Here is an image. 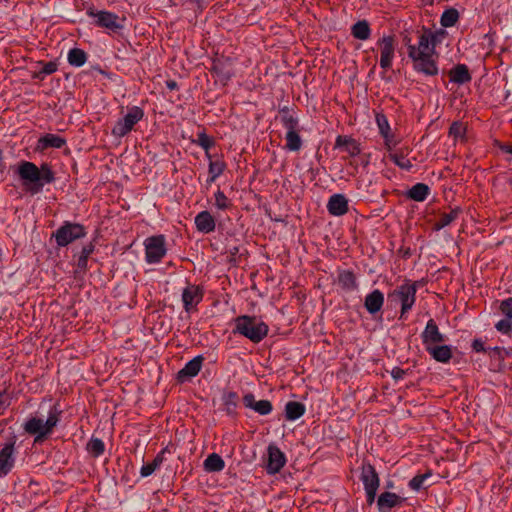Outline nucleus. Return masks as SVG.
Masks as SVG:
<instances>
[{
  "mask_svg": "<svg viewBox=\"0 0 512 512\" xmlns=\"http://www.w3.org/2000/svg\"><path fill=\"white\" fill-rule=\"evenodd\" d=\"M17 173L31 194L40 193L44 185L55 180L54 172L46 163L38 167L33 162L22 161L18 165Z\"/></svg>",
  "mask_w": 512,
  "mask_h": 512,
  "instance_id": "1",
  "label": "nucleus"
},
{
  "mask_svg": "<svg viewBox=\"0 0 512 512\" xmlns=\"http://www.w3.org/2000/svg\"><path fill=\"white\" fill-rule=\"evenodd\" d=\"M431 36L429 33L419 35L417 49H412L409 58L412 60L413 69L425 76H436L439 72L438 55L429 46Z\"/></svg>",
  "mask_w": 512,
  "mask_h": 512,
  "instance_id": "2",
  "label": "nucleus"
},
{
  "mask_svg": "<svg viewBox=\"0 0 512 512\" xmlns=\"http://www.w3.org/2000/svg\"><path fill=\"white\" fill-rule=\"evenodd\" d=\"M61 411L53 406L47 415L46 420L34 416L29 418L23 425V429L29 435L35 436L34 443L43 442L50 436L60 421Z\"/></svg>",
  "mask_w": 512,
  "mask_h": 512,
  "instance_id": "3",
  "label": "nucleus"
},
{
  "mask_svg": "<svg viewBox=\"0 0 512 512\" xmlns=\"http://www.w3.org/2000/svg\"><path fill=\"white\" fill-rule=\"evenodd\" d=\"M269 332L268 325L256 316L240 315L234 319V334H240L253 343L261 342Z\"/></svg>",
  "mask_w": 512,
  "mask_h": 512,
  "instance_id": "4",
  "label": "nucleus"
},
{
  "mask_svg": "<svg viewBox=\"0 0 512 512\" xmlns=\"http://www.w3.org/2000/svg\"><path fill=\"white\" fill-rule=\"evenodd\" d=\"M418 282L406 280L403 284L396 287L388 297L398 300L401 303V318L409 312L416 301Z\"/></svg>",
  "mask_w": 512,
  "mask_h": 512,
  "instance_id": "5",
  "label": "nucleus"
},
{
  "mask_svg": "<svg viewBox=\"0 0 512 512\" xmlns=\"http://www.w3.org/2000/svg\"><path fill=\"white\" fill-rule=\"evenodd\" d=\"M86 235V229L79 223L64 222L53 234L58 246L65 247L73 241L83 238Z\"/></svg>",
  "mask_w": 512,
  "mask_h": 512,
  "instance_id": "6",
  "label": "nucleus"
},
{
  "mask_svg": "<svg viewBox=\"0 0 512 512\" xmlns=\"http://www.w3.org/2000/svg\"><path fill=\"white\" fill-rule=\"evenodd\" d=\"M143 117L144 111L140 107L133 106L129 108L127 114L113 126L112 135L118 138L126 136Z\"/></svg>",
  "mask_w": 512,
  "mask_h": 512,
  "instance_id": "7",
  "label": "nucleus"
},
{
  "mask_svg": "<svg viewBox=\"0 0 512 512\" xmlns=\"http://www.w3.org/2000/svg\"><path fill=\"white\" fill-rule=\"evenodd\" d=\"M144 246L146 262L149 264L159 263L167 253L164 235L148 237Z\"/></svg>",
  "mask_w": 512,
  "mask_h": 512,
  "instance_id": "8",
  "label": "nucleus"
},
{
  "mask_svg": "<svg viewBox=\"0 0 512 512\" xmlns=\"http://www.w3.org/2000/svg\"><path fill=\"white\" fill-rule=\"evenodd\" d=\"M16 437L12 436L0 450V477L6 476L15 465Z\"/></svg>",
  "mask_w": 512,
  "mask_h": 512,
  "instance_id": "9",
  "label": "nucleus"
},
{
  "mask_svg": "<svg viewBox=\"0 0 512 512\" xmlns=\"http://www.w3.org/2000/svg\"><path fill=\"white\" fill-rule=\"evenodd\" d=\"M380 48V67L382 69H389L395 56V39L392 35H386L380 38L377 42Z\"/></svg>",
  "mask_w": 512,
  "mask_h": 512,
  "instance_id": "10",
  "label": "nucleus"
},
{
  "mask_svg": "<svg viewBox=\"0 0 512 512\" xmlns=\"http://www.w3.org/2000/svg\"><path fill=\"white\" fill-rule=\"evenodd\" d=\"M90 17L96 18V25L98 27L109 29L113 32H117L123 28V25L119 22L118 15L109 11H98L94 12L92 9L87 11Z\"/></svg>",
  "mask_w": 512,
  "mask_h": 512,
  "instance_id": "11",
  "label": "nucleus"
},
{
  "mask_svg": "<svg viewBox=\"0 0 512 512\" xmlns=\"http://www.w3.org/2000/svg\"><path fill=\"white\" fill-rule=\"evenodd\" d=\"M421 339L425 350H427L436 344L444 342L445 335L440 332L434 319H430L421 333Z\"/></svg>",
  "mask_w": 512,
  "mask_h": 512,
  "instance_id": "12",
  "label": "nucleus"
},
{
  "mask_svg": "<svg viewBox=\"0 0 512 512\" xmlns=\"http://www.w3.org/2000/svg\"><path fill=\"white\" fill-rule=\"evenodd\" d=\"M202 289L194 284H189L182 291V302L186 312L194 309L202 300Z\"/></svg>",
  "mask_w": 512,
  "mask_h": 512,
  "instance_id": "13",
  "label": "nucleus"
},
{
  "mask_svg": "<svg viewBox=\"0 0 512 512\" xmlns=\"http://www.w3.org/2000/svg\"><path fill=\"white\" fill-rule=\"evenodd\" d=\"M286 457L285 454L274 445L268 447V462L266 470L269 474L278 473L285 465Z\"/></svg>",
  "mask_w": 512,
  "mask_h": 512,
  "instance_id": "14",
  "label": "nucleus"
},
{
  "mask_svg": "<svg viewBox=\"0 0 512 512\" xmlns=\"http://www.w3.org/2000/svg\"><path fill=\"white\" fill-rule=\"evenodd\" d=\"M360 480L364 485V489H378L380 485V478L376 472L375 467L368 463L363 462L361 467Z\"/></svg>",
  "mask_w": 512,
  "mask_h": 512,
  "instance_id": "15",
  "label": "nucleus"
},
{
  "mask_svg": "<svg viewBox=\"0 0 512 512\" xmlns=\"http://www.w3.org/2000/svg\"><path fill=\"white\" fill-rule=\"evenodd\" d=\"M204 357L199 355L188 361L185 366L177 373L179 382H185L195 377L201 370Z\"/></svg>",
  "mask_w": 512,
  "mask_h": 512,
  "instance_id": "16",
  "label": "nucleus"
},
{
  "mask_svg": "<svg viewBox=\"0 0 512 512\" xmlns=\"http://www.w3.org/2000/svg\"><path fill=\"white\" fill-rule=\"evenodd\" d=\"M404 498L393 492H383L377 498L379 512H390L392 508L400 506Z\"/></svg>",
  "mask_w": 512,
  "mask_h": 512,
  "instance_id": "17",
  "label": "nucleus"
},
{
  "mask_svg": "<svg viewBox=\"0 0 512 512\" xmlns=\"http://www.w3.org/2000/svg\"><path fill=\"white\" fill-rule=\"evenodd\" d=\"M243 403L245 407L253 409L260 415H268L273 410L272 403L269 400L256 401L255 396L252 393L244 395Z\"/></svg>",
  "mask_w": 512,
  "mask_h": 512,
  "instance_id": "18",
  "label": "nucleus"
},
{
  "mask_svg": "<svg viewBox=\"0 0 512 512\" xmlns=\"http://www.w3.org/2000/svg\"><path fill=\"white\" fill-rule=\"evenodd\" d=\"M327 210L333 216H342L348 212V201L343 194L332 195L327 203Z\"/></svg>",
  "mask_w": 512,
  "mask_h": 512,
  "instance_id": "19",
  "label": "nucleus"
},
{
  "mask_svg": "<svg viewBox=\"0 0 512 512\" xmlns=\"http://www.w3.org/2000/svg\"><path fill=\"white\" fill-rule=\"evenodd\" d=\"M195 225L199 232L208 234L215 230L216 223L209 211H202L195 217Z\"/></svg>",
  "mask_w": 512,
  "mask_h": 512,
  "instance_id": "20",
  "label": "nucleus"
},
{
  "mask_svg": "<svg viewBox=\"0 0 512 512\" xmlns=\"http://www.w3.org/2000/svg\"><path fill=\"white\" fill-rule=\"evenodd\" d=\"M337 281L341 289L346 292L355 291L359 287L357 277L351 270H339Z\"/></svg>",
  "mask_w": 512,
  "mask_h": 512,
  "instance_id": "21",
  "label": "nucleus"
},
{
  "mask_svg": "<svg viewBox=\"0 0 512 512\" xmlns=\"http://www.w3.org/2000/svg\"><path fill=\"white\" fill-rule=\"evenodd\" d=\"M384 304L383 293L375 289L365 297L364 306L370 314L379 312Z\"/></svg>",
  "mask_w": 512,
  "mask_h": 512,
  "instance_id": "22",
  "label": "nucleus"
},
{
  "mask_svg": "<svg viewBox=\"0 0 512 512\" xmlns=\"http://www.w3.org/2000/svg\"><path fill=\"white\" fill-rule=\"evenodd\" d=\"M66 144L65 138L56 135L48 133L41 138H39L37 142V149L43 151L48 148H62Z\"/></svg>",
  "mask_w": 512,
  "mask_h": 512,
  "instance_id": "23",
  "label": "nucleus"
},
{
  "mask_svg": "<svg viewBox=\"0 0 512 512\" xmlns=\"http://www.w3.org/2000/svg\"><path fill=\"white\" fill-rule=\"evenodd\" d=\"M335 147L342 149L352 157L360 154L361 152L359 143L352 137L348 136H338L336 138Z\"/></svg>",
  "mask_w": 512,
  "mask_h": 512,
  "instance_id": "24",
  "label": "nucleus"
},
{
  "mask_svg": "<svg viewBox=\"0 0 512 512\" xmlns=\"http://www.w3.org/2000/svg\"><path fill=\"white\" fill-rule=\"evenodd\" d=\"M426 351L435 361L440 363H448L453 355L452 347L449 345L436 344Z\"/></svg>",
  "mask_w": 512,
  "mask_h": 512,
  "instance_id": "25",
  "label": "nucleus"
},
{
  "mask_svg": "<svg viewBox=\"0 0 512 512\" xmlns=\"http://www.w3.org/2000/svg\"><path fill=\"white\" fill-rule=\"evenodd\" d=\"M450 81L456 84H465L471 81V75L468 67L464 64H458L449 72Z\"/></svg>",
  "mask_w": 512,
  "mask_h": 512,
  "instance_id": "26",
  "label": "nucleus"
},
{
  "mask_svg": "<svg viewBox=\"0 0 512 512\" xmlns=\"http://www.w3.org/2000/svg\"><path fill=\"white\" fill-rule=\"evenodd\" d=\"M306 411L303 403L298 401H289L285 405V418L288 421H295L302 417Z\"/></svg>",
  "mask_w": 512,
  "mask_h": 512,
  "instance_id": "27",
  "label": "nucleus"
},
{
  "mask_svg": "<svg viewBox=\"0 0 512 512\" xmlns=\"http://www.w3.org/2000/svg\"><path fill=\"white\" fill-rule=\"evenodd\" d=\"M279 113L281 123L287 131H299V120L288 107L282 108Z\"/></svg>",
  "mask_w": 512,
  "mask_h": 512,
  "instance_id": "28",
  "label": "nucleus"
},
{
  "mask_svg": "<svg viewBox=\"0 0 512 512\" xmlns=\"http://www.w3.org/2000/svg\"><path fill=\"white\" fill-rule=\"evenodd\" d=\"M430 194V187L424 183L413 185L407 192V197L413 201L423 202Z\"/></svg>",
  "mask_w": 512,
  "mask_h": 512,
  "instance_id": "29",
  "label": "nucleus"
},
{
  "mask_svg": "<svg viewBox=\"0 0 512 512\" xmlns=\"http://www.w3.org/2000/svg\"><path fill=\"white\" fill-rule=\"evenodd\" d=\"M351 34L358 40H367L370 38L371 29L369 23L366 20L357 21L351 27Z\"/></svg>",
  "mask_w": 512,
  "mask_h": 512,
  "instance_id": "30",
  "label": "nucleus"
},
{
  "mask_svg": "<svg viewBox=\"0 0 512 512\" xmlns=\"http://www.w3.org/2000/svg\"><path fill=\"white\" fill-rule=\"evenodd\" d=\"M204 470L206 472H220L225 467V462L217 453H212L204 460Z\"/></svg>",
  "mask_w": 512,
  "mask_h": 512,
  "instance_id": "31",
  "label": "nucleus"
},
{
  "mask_svg": "<svg viewBox=\"0 0 512 512\" xmlns=\"http://www.w3.org/2000/svg\"><path fill=\"white\" fill-rule=\"evenodd\" d=\"M166 449L161 450L152 462L144 464L140 469V475L142 477H148L152 475L163 463L164 454Z\"/></svg>",
  "mask_w": 512,
  "mask_h": 512,
  "instance_id": "32",
  "label": "nucleus"
},
{
  "mask_svg": "<svg viewBox=\"0 0 512 512\" xmlns=\"http://www.w3.org/2000/svg\"><path fill=\"white\" fill-rule=\"evenodd\" d=\"M238 401L239 397L236 392L228 391L223 393L222 403L224 405V410L228 415H234L236 413Z\"/></svg>",
  "mask_w": 512,
  "mask_h": 512,
  "instance_id": "33",
  "label": "nucleus"
},
{
  "mask_svg": "<svg viewBox=\"0 0 512 512\" xmlns=\"http://www.w3.org/2000/svg\"><path fill=\"white\" fill-rule=\"evenodd\" d=\"M460 213L459 208L452 209L449 213H443L439 216L438 220L434 223V230L439 231L444 227L450 225L453 221H455Z\"/></svg>",
  "mask_w": 512,
  "mask_h": 512,
  "instance_id": "34",
  "label": "nucleus"
},
{
  "mask_svg": "<svg viewBox=\"0 0 512 512\" xmlns=\"http://www.w3.org/2000/svg\"><path fill=\"white\" fill-rule=\"evenodd\" d=\"M432 477V473L430 471L424 474L415 475L408 483L410 489L414 491H419L421 489L427 488L431 485L427 484V480Z\"/></svg>",
  "mask_w": 512,
  "mask_h": 512,
  "instance_id": "35",
  "label": "nucleus"
},
{
  "mask_svg": "<svg viewBox=\"0 0 512 512\" xmlns=\"http://www.w3.org/2000/svg\"><path fill=\"white\" fill-rule=\"evenodd\" d=\"M459 20V12L457 9L450 7L446 9L440 18V24L444 28L454 26Z\"/></svg>",
  "mask_w": 512,
  "mask_h": 512,
  "instance_id": "36",
  "label": "nucleus"
},
{
  "mask_svg": "<svg viewBox=\"0 0 512 512\" xmlns=\"http://www.w3.org/2000/svg\"><path fill=\"white\" fill-rule=\"evenodd\" d=\"M87 60V54L80 48H73L68 53V62L71 66L81 67Z\"/></svg>",
  "mask_w": 512,
  "mask_h": 512,
  "instance_id": "37",
  "label": "nucleus"
},
{
  "mask_svg": "<svg viewBox=\"0 0 512 512\" xmlns=\"http://www.w3.org/2000/svg\"><path fill=\"white\" fill-rule=\"evenodd\" d=\"M512 350L506 349L504 347H493L489 349V356L491 358H495L498 360L497 369L501 370L503 368V362L506 357L511 356Z\"/></svg>",
  "mask_w": 512,
  "mask_h": 512,
  "instance_id": "38",
  "label": "nucleus"
},
{
  "mask_svg": "<svg viewBox=\"0 0 512 512\" xmlns=\"http://www.w3.org/2000/svg\"><path fill=\"white\" fill-rule=\"evenodd\" d=\"M285 140H286V149H288L289 151H298L301 149V146H302V140H301V137L299 135V131H287L286 132V136H285Z\"/></svg>",
  "mask_w": 512,
  "mask_h": 512,
  "instance_id": "39",
  "label": "nucleus"
},
{
  "mask_svg": "<svg viewBox=\"0 0 512 512\" xmlns=\"http://www.w3.org/2000/svg\"><path fill=\"white\" fill-rule=\"evenodd\" d=\"M86 450L91 456L97 458L104 453L105 444L101 439L93 437L87 443Z\"/></svg>",
  "mask_w": 512,
  "mask_h": 512,
  "instance_id": "40",
  "label": "nucleus"
},
{
  "mask_svg": "<svg viewBox=\"0 0 512 512\" xmlns=\"http://www.w3.org/2000/svg\"><path fill=\"white\" fill-rule=\"evenodd\" d=\"M226 165L221 160L210 161L208 183H213L225 170Z\"/></svg>",
  "mask_w": 512,
  "mask_h": 512,
  "instance_id": "41",
  "label": "nucleus"
},
{
  "mask_svg": "<svg viewBox=\"0 0 512 512\" xmlns=\"http://www.w3.org/2000/svg\"><path fill=\"white\" fill-rule=\"evenodd\" d=\"M195 143L206 151L207 156L210 158L208 153L209 149L214 146L215 142L213 138L208 136L205 132H199Z\"/></svg>",
  "mask_w": 512,
  "mask_h": 512,
  "instance_id": "42",
  "label": "nucleus"
},
{
  "mask_svg": "<svg viewBox=\"0 0 512 512\" xmlns=\"http://www.w3.org/2000/svg\"><path fill=\"white\" fill-rule=\"evenodd\" d=\"M416 33H417V37L419 35H423V34H426V33L430 34L431 40L429 41V46L433 47V51H435V47H436L437 42H440L439 36L443 37L446 34V32L444 30H442V29H440L439 31H436V32H432L430 29H428L426 27H422V29L418 30Z\"/></svg>",
  "mask_w": 512,
  "mask_h": 512,
  "instance_id": "43",
  "label": "nucleus"
},
{
  "mask_svg": "<svg viewBox=\"0 0 512 512\" xmlns=\"http://www.w3.org/2000/svg\"><path fill=\"white\" fill-rule=\"evenodd\" d=\"M389 157L398 167L402 169L410 170L412 167L411 161L400 152L391 153Z\"/></svg>",
  "mask_w": 512,
  "mask_h": 512,
  "instance_id": "44",
  "label": "nucleus"
},
{
  "mask_svg": "<svg viewBox=\"0 0 512 512\" xmlns=\"http://www.w3.org/2000/svg\"><path fill=\"white\" fill-rule=\"evenodd\" d=\"M93 251H94V245L92 243L85 245L82 248L81 254H80V256L78 258V262H77V265L79 268L85 269L87 267L88 258L93 253Z\"/></svg>",
  "mask_w": 512,
  "mask_h": 512,
  "instance_id": "45",
  "label": "nucleus"
},
{
  "mask_svg": "<svg viewBox=\"0 0 512 512\" xmlns=\"http://www.w3.org/2000/svg\"><path fill=\"white\" fill-rule=\"evenodd\" d=\"M214 197H215V206L219 210H226L231 207L232 204H231L230 200L227 198V196L221 190H217Z\"/></svg>",
  "mask_w": 512,
  "mask_h": 512,
  "instance_id": "46",
  "label": "nucleus"
},
{
  "mask_svg": "<svg viewBox=\"0 0 512 512\" xmlns=\"http://www.w3.org/2000/svg\"><path fill=\"white\" fill-rule=\"evenodd\" d=\"M211 71L225 80H229L232 76L230 71L224 69L223 63L219 60L213 62Z\"/></svg>",
  "mask_w": 512,
  "mask_h": 512,
  "instance_id": "47",
  "label": "nucleus"
},
{
  "mask_svg": "<svg viewBox=\"0 0 512 512\" xmlns=\"http://www.w3.org/2000/svg\"><path fill=\"white\" fill-rule=\"evenodd\" d=\"M376 123H377L378 129H379V132L382 136H386L387 133L391 132L388 119L384 114L376 115Z\"/></svg>",
  "mask_w": 512,
  "mask_h": 512,
  "instance_id": "48",
  "label": "nucleus"
},
{
  "mask_svg": "<svg viewBox=\"0 0 512 512\" xmlns=\"http://www.w3.org/2000/svg\"><path fill=\"white\" fill-rule=\"evenodd\" d=\"M495 327L503 334H510L512 332V319L508 317L501 319L496 323Z\"/></svg>",
  "mask_w": 512,
  "mask_h": 512,
  "instance_id": "49",
  "label": "nucleus"
},
{
  "mask_svg": "<svg viewBox=\"0 0 512 512\" xmlns=\"http://www.w3.org/2000/svg\"><path fill=\"white\" fill-rule=\"evenodd\" d=\"M465 131V127L459 122H454L449 129L450 135H453L455 138L464 137Z\"/></svg>",
  "mask_w": 512,
  "mask_h": 512,
  "instance_id": "50",
  "label": "nucleus"
},
{
  "mask_svg": "<svg viewBox=\"0 0 512 512\" xmlns=\"http://www.w3.org/2000/svg\"><path fill=\"white\" fill-rule=\"evenodd\" d=\"M499 309L506 317L512 319V297L501 301Z\"/></svg>",
  "mask_w": 512,
  "mask_h": 512,
  "instance_id": "51",
  "label": "nucleus"
},
{
  "mask_svg": "<svg viewBox=\"0 0 512 512\" xmlns=\"http://www.w3.org/2000/svg\"><path fill=\"white\" fill-rule=\"evenodd\" d=\"M58 69L57 63L53 61H49L43 63L41 70L39 71V75H51L56 72Z\"/></svg>",
  "mask_w": 512,
  "mask_h": 512,
  "instance_id": "52",
  "label": "nucleus"
},
{
  "mask_svg": "<svg viewBox=\"0 0 512 512\" xmlns=\"http://www.w3.org/2000/svg\"><path fill=\"white\" fill-rule=\"evenodd\" d=\"M403 43L407 47V54L411 53L412 49H417V44H414L412 42V38L409 36V34L405 33L403 35Z\"/></svg>",
  "mask_w": 512,
  "mask_h": 512,
  "instance_id": "53",
  "label": "nucleus"
},
{
  "mask_svg": "<svg viewBox=\"0 0 512 512\" xmlns=\"http://www.w3.org/2000/svg\"><path fill=\"white\" fill-rule=\"evenodd\" d=\"M472 349L475 352H486V348L484 347V342L479 338L473 340Z\"/></svg>",
  "mask_w": 512,
  "mask_h": 512,
  "instance_id": "54",
  "label": "nucleus"
},
{
  "mask_svg": "<svg viewBox=\"0 0 512 512\" xmlns=\"http://www.w3.org/2000/svg\"><path fill=\"white\" fill-rule=\"evenodd\" d=\"M377 490L378 489H365L367 503L369 505L373 504L375 502L376 496H377Z\"/></svg>",
  "mask_w": 512,
  "mask_h": 512,
  "instance_id": "55",
  "label": "nucleus"
},
{
  "mask_svg": "<svg viewBox=\"0 0 512 512\" xmlns=\"http://www.w3.org/2000/svg\"><path fill=\"white\" fill-rule=\"evenodd\" d=\"M383 138L385 140V145L389 150L396 145V140L391 132L387 133Z\"/></svg>",
  "mask_w": 512,
  "mask_h": 512,
  "instance_id": "56",
  "label": "nucleus"
},
{
  "mask_svg": "<svg viewBox=\"0 0 512 512\" xmlns=\"http://www.w3.org/2000/svg\"><path fill=\"white\" fill-rule=\"evenodd\" d=\"M406 372L399 368V367H395L393 368L392 372H391V376L395 379V380H400L402 379L404 376H405Z\"/></svg>",
  "mask_w": 512,
  "mask_h": 512,
  "instance_id": "57",
  "label": "nucleus"
},
{
  "mask_svg": "<svg viewBox=\"0 0 512 512\" xmlns=\"http://www.w3.org/2000/svg\"><path fill=\"white\" fill-rule=\"evenodd\" d=\"M9 405V397L6 391H0V410Z\"/></svg>",
  "mask_w": 512,
  "mask_h": 512,
  "instance_id": "58",
  "label": "nucleus"
},
{
  "mask_svg": "<svg viewBox=\"0 0 512 512\" xmlns=\"http://www.w3.org/2000/svg\"><path fill=\"white\" fill-rule=\"evenodd\" d=\"M166 86L170 90H174L178 87L177 83L174 80H169L166 82Z\"/></svg>",
  "mask_w": 512,
  "mask_h": 512,
  "instance_id": "59",
  "label": "nucleus"
},
{
  "mask_svg": "<svg viewBox=\"0 0 512 512\" xmlns=\"http://www.w3.org/2000/svg\"><path fill=\"white\" fill-rule=\"evenodd\" d=\"M500 148L503 152L512 155V145H502Z\"/></svg>",
  "mask_w": 512,
  "mask_h": 512,
  "instance_id": "60",
  "label": "nucleus"
},
{
  "mask_svg": "<svg viewBox=\"0 0 512 512\" xmlns=\"http://www.w3.org/2000/svg\"><path fill=\"white\" fill-rule=\"evenodd\" d=\"M238 252H239V248L236 246L229 249V253H230L231 257L236 256L238 254Z\"/></svg>",
  "mask_w": 512,
  "mask_h": 512,
  "instance_id": "61",
  "label": "nucleus"
}]
</instances>
